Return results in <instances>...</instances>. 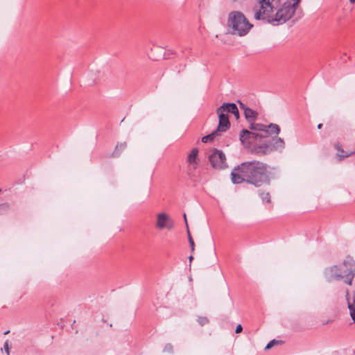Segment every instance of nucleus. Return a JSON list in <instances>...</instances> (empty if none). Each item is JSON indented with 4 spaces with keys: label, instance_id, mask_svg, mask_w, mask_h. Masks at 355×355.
I'll use <instances>...</instances> for the list:
<instances>
[{
    "label": "nucleus",
    "instance_id": "c85d7f7f",
    "mask_svg": "<svg viewBox=\"0 0 355 355\" xmlns=\"http://www.w3.org/2000/svg\"><path fill=\"white\" fill-rule=\"evenodd\" d=\"M185 67H186L185 64L180 65L179 67H176L178 73H180L182 71H183Z\"/></svg>",
    "mask_w": 355,
    "mask_h": 355
},
{
    "label": "nucleus",
    "instance_id": "6e6552de",
    "mask_svg": "<svg viewBox=\"0 0 355 355\" xmlns=\"http://www.w3.org/2000/svg\"><path fill=\"white\" fill-rule=\"evenodd\" d=\"M239 104L240 108L243 110L245 118L246 120L249 122H254L257 119L258 116L257 112L253 110L252 109L246 106L243 103H242L241 101H237Z\"/></svg>",
    "mask_w": 355,
    "mask_h": 355
},
{
    "label": "nucleus",
    "instance_id": "1a4fd4ad",
    "mask_svg": "<svg viewBox=\"0 0 355 355\" xmlns=\"http://www.w3.org/2000/svg\"><path fill=\"white\" fill-rule=\"evenodd\" d=\"M268 141L270 144L272 151L278 150L282 152L285 148V142L284 139L277 137V135L268 138Z\"/></svg>",
    "mask_w": 355,
    "mask_h": 355
},
{
    "label": "nucleus",
    "instance_id": "2eb2a0df",
    "mask_svg": "<svg viewBox=\"0 0 355 355\" xmlns=\"http://www.w3.org/2000/svg\"><path fill=\"white\" fill-rule=\"evenodd\" d=\"M335 148L339 152L337 154V156L339 157V159L341 160L345 157H348L349 156L353 155L355 152H350V153H345L343 150L342 146L339 143H336L334 144Z\"/></svg>",
    "mask_w": 355,
    "mask_h": 355
},
{
    "label": "nucleus",
    "instance_id": "423d86ee",
    "mask_svg": "<svg viewBox=\"0 0 355 355\" xmlns=\"http://www.w3.org/2000/svg\"><path fill=\"white\" fill-rule=\"evenodd\" d=\"M216 113L218 115V125L217 131L225 132L230 127V122L229 121L228 114L220 109V106L216 109Z\"/></svg>",
    "mask_w": 355,
    "mask_h": 355
},
{
    "label": "nucleus",
    "instance_id": "cd10ccee",
    "mask_svg": "<svg viewBox=\"0 0 355 355\" xmlns=\"http://www.w3.org/2000/svg\"><path fill=\"white\" fill-rule=\"evenodd\" d=\"M243 330V327L241 324H238L236 327V329H235V333L236 334H239V333H241Z\"/></svg>",
    "mask_w": 355,
    "mask_h": 355
},
{
    "label": "nucleus",
    "instance_id": "aec40b11",
    "mask_svg": "<svg viewBox=\"0 0 355 355\" xmlns=\"http://www.w3.org/2000/svg\"><path fill=\"white\" fill-rule=\"evenodd\" d=\"M218 131L217 130L212 132L211 134L206 135L202 138V141L203 143H207L208 141H213L216 136L218 135Z\"/></svg>",
    "mask_w": 355,
    "mask_h": 355
},
{
    "label": "nucleus",
    "instance_id": "bb28decb",
    "mask_svg": "<svg viewBox=\"0 0 355 355\" xmlns=\"http://www.w3.org/2000/svg\"><path fill=\"white\" fill-rule=\"evenodd\" d=\"M4 349L8 355H10L9 345L8 341H6L3 345Z\"/></svg>",
    "mask_w": 355,
    "mask_h": 355
},
{
    "label": "nucleus",
    "instance_id": "20e7f679",
    "mask_svg": "<svg viewBox=\"0 0 355 355\" xmlns=\"http://www.w3.org/2000/svg\"><path fill=\"white\" fill-rule=\"evenodd\" d=\"M227 26L232 29V33L239 36L245 35L252 27L244 15L239 11L230 12Z\"/></svg>",
    "mask_w": 355,
    "mask_h": 355
},
{
    "label": "nucleus",
    "instance_id": "72a5a7b5",
    "mask_svg": "<svg viewBox=\"0 0 355 355\" xmlns=\"http://www.w3.org/2000/svg\"><path fill=\"white\" fill-rule=\"evenodd\" d=\"M350 3H355V0H349Z\"/></svg>",
    "mask_w": 355,
    "mask_h": 355
},
{
    "label": "nucleus",
    "instance_id": "4be33fe9",
    "mask_svg": "<svg viewBox=\"0 0 355 355\" xmlns=\"http://www.w3.org/2000/svg\"><path fill=\"white\" fill-rule=\"evenodd\" d=\"M10 205L7 202L0 204V215L4 214L8 211Z\"/></svg>",
    "mask_w": 355,
    "mask_h": 355
},
{
    "label": "nucleus",
    "instance_id": "393cba45",
    "mask_svg": "<svg viewBox=\"0 0 355 355\" xmlns=\"http://www.w3.org/2000/svg\"><path fill=\"white\" fill-rule=\"evenodd\" d=\"M281 340H277L275 339L272 340L270 341L266 346L265 349H270L275 344H277L281 343Z\"/></svg>",
    "mask_w": 355,
    "mask_h": 355
},
{
    "label": "nucleus",
    "instance_id": "ddd939ff",
    "mask_svg": "<svg viewBox=\"0 0 355 355\" xmlns=\"http://www.w3.org/2000/svg\"><path fill=\"white\" fill-rule=\"evenodd\" d=\"M266 130L264 131V135L262 134L263 136H264L263 138L268 139L269 137H268V134H274L275 135H278L280 132L279 126L275 123H270V125H266Z\"/></svg>",
    "mask_w": 355,
    "mask_h": 355
},
{
    "label": "nucleus",
    "instance_id": "a211bd4d",
    "mask_svg": "<svg viewBox=\"0 0 355 355\" xmlns=\"http://www.w3.org/2000/svg\"><path fill=\"white\" fill-rule=\"evenodd\" d=\"M250 123V130L261 132H263L262 134L264 135V131H265V130H266V125L261 124V123H255L254 121L251 122Z\"/></svg>",
    "mask_w": 355,
    "mask_h": 355
},
{
    "label": "nucleus",
    "instance_id": "6ab92c4d",
    "mask_svg": "<svg viewBox=\"0 0 355 355\" xmlns=\"http://www.w3.org/2000/svg\"><path fill=\"white\" fill-rule=\"evenodd\" d=\"M347 300L350 317L352 318L353 322H355V301L354 300L352 303L349 302L348 298Z\"/></svg>",
    "mask_w": 355,
    "mask_h": 355
},
{
    "label": "nucleus",
    "instance_id": "39448f33",
    "mask_svg": "<svg viewBox=\"0 0 355 355\" xmlns=\"http://www.w3.org/2000/svg\"><path fill=\"white\" fill-rule=\"evenodd\" d=\"M209 161L215 169L222 170L227 167L225 155L220 150L214 149L209 156Z\"/></svg>",
    "mask_w": 355,
    "mask_h": 355
},
{
    "label": "nucleus",
    "instance_id": "4468645a",
    "mask_svg": "<svg viewBox=\"0 0 355 355\" xmlns=\"http://www.w3.org/2000/svg\"><path fill=\"white\" fill-rule=\"evenodd\" d=\"M197 166L198 164H188L187 174L193 181H196L198 178V174L196 171Z\"/></svg>",
    "mask_w": 355,
    "mask_h": 355
},
{
    "label": "nucleus",
    "instance_id": "a878e982",
    "mask_svg": "<svg viewBox=\"0 0 355 355\" xmlns=\"http://www.w3.org/2000/svg\"><path fill=\"white\" fill-rule=\"evenodd\" d=\"M163 351L164 352L173 353V345L171 343H167L164 346Z\"/></svg>",
    "mask_w": 355,
    "mask_h": 355
},
{
    "label": "nucleus",
    "instance_id": "f03ea898",
    "mask_svg": "<svg viewBox=\"0 0 355 355\" xmlns=\"http://www.w3.org/2000/svg\"><path fill=\"white\" fill-rule=\"evenodd\" d=\"M300 0H286L279 6V0H260V8L255 10L254 19L266 20L273 26L282 25L295 14Z\"/></svg>",
    "mask_w": 355,
    "mask_h": 355
},
{
    "label": "nucleus",
    "instance_id": "f8f14e48",
    "mask_svg": "<svg viewBox=\"0 0 355 355\" xmlns=\"http://www.w3.org/2000/svg\"><path fill=\"white\" fill-rule=\"evenodd\" d=\"M239 137L241 141L244 143L248 138L257 139L259 137H263L264 136H263L262 134L252 132L248 130L243 129L240 132Z\"/></svg>",
    "mask_w": 355,
    "mask_h": 355
},
{
    "label": "nucleus",
    "instance_id": "f3484780",
    "mask_svg": "<svg viewBox=\"0 0 355 355\" xmlns=\"http://www.w3.org/2000/svg\"><path fill=\"white\" fill-rule=\"evenodd\" d=\"M198 154V148H193L187 157L188 164H198V162H197Z\"/></svg>",
    "mask_w": 355,
    "mask_h": 355
},
{
    "label": "nucleus",
    "instance_id": "2f4dec72",
    "mask_svg": "<svg viewBox=\"0 0 355 355\" xmlns=\"http://www.w3.org/2000/svg\"><path fill=\"white\" fill-rule=\"evenodd\" d=\"M322 123H319V124L318 125V129H321V128H322Z\"/></svg>",
    "mask_w": 355,
    "mask_h": 355
},
{
    "label": "nucleus",
    "instance_id": "5701e85b",
    "mask_svg": "<svg viewBox=\"0 0 355 355\" xmlns=\"http://www.w3.org/2000/svg\"><path fill=\"white\" fill-rule=\"evenodd\" d=\"M198 322L200 325L203 326L209 322V319L207 317L200 316L198 318Z\"/></svg>",
    "mask_w": 355,
    "mask_h": 355
},
{
    "label": "nucleus",
    "instance_id": "7c9ffc66",
    "mask_svg": "<svg viewBox=\"0 0 355 355\" xmlns=\"http://www.w3.org/2000/svg\"><path fill=\"white\" fill-rule=\"evenodd\" d=\"M185 51L190 52L191 51V49L186 47V48H184V50H182V53H184Z\"/></svg>",
    "mask_w": 355,
    "mask_h": 355
},
{
    "label": "nucleus",
    "instance_id": "c756f323",
    "mask_svg": "<svg viewBox=\"0 0 355 355\" xmlns=\"http://www.w3.org/2000/svg\"><path fill=\"white\" fill-rule=\"evenodd\" d=\"M189 245H190L191 252H193L195 250V243H194V241H191L189 243Z\"/></svg>",
    "mask_w": 355,
    "mask_h": 355
},
{
    "label": "nucleus",
    "instance_id": "b1692460",
    "mask_svg": "<svg viewBox=\"0 0 355 355\" xmlns=\"http://www.w3.org/2000/svg\"><path fill=\"white\" fill-rule=\"evenodd\" d=\"M183 216H184V221H185V223H186V225H187V234H188L189 242L190 243L191 241H193V238H192V236H191V235L190 234V231L189 230L186 214H184Z\"/></svg>",
    "mask_w": 355,
    "mask_h": 355
},
{
    "label": "nucleus",
    "instance_id": "9d476101",
    "mask_svg": "<svg viewBox=\"0 0 355 355\" xmlns=\"http://www.w3.org/2000/svg\"><path fill=\"white\" fill-rule=\"evenodd\" d=\"M220 109L223 110L227 114L231 113L234 115L236 119L239 118V112L236 105L234 103H224L220 105Z\"/></svg>",
    "mask_w": 355,
    "mask_h": 355
},
{
    "label": "nucleus",
    "instance_id": "0eeeda50",
    "mask_svg": "<svg viewBox=\"0 0 355 355\" xmlns=\"http://www.w3.org/2000/svg\"><path fill=\"white\" fill-rule=\"evenodd\" d=\"M156 227L159 230L166 228L172 230L173 227V221L165 213H159L157 215Z\"/></svg>",
    "mask_w": 355,
    "mask_h": 355
},
{
    "label": "nucleus",
    "instance_id": "dca6fc26",
    "mask_svg": "<svg viewBox=\"0 0 355 355\" xmlns=\"http://www.w3.org/2000/svg\"><path fill=\"white\" fill-rule=\"evenodd\" d=\"M127 147V143L125 141L123 143H118L114 148V150L112 153V157H118L121 153Z\"/></svg>",
    "mask_w": 355,
    "mask_h": 355
},
{
    "label": "nucleus",
    "instance_id": "473e14b6",
    "mask_svg": "<svg viewBox=\"0 0 355 355\" xmlns=\"http://www.w3.org/2000/svg\"><path fill=\"white\" fill-rule=\"evenodd\" d=\"M193 257L192 255H191L189 257V261L191 262L192 260H193Z\"/></svg>",
    "mask_w": 355,
    "mask_h": 355
},
{
    "label": "nucleus",
    "instance_id": "f704fd0d",
    "mask_svg": "<svg viewBox=\"0 0 355 355\" xmlns=\"http://www.w3.org/2000/svg\"><path fill=\"white\" fill-rule=\"evenodd\" d=\"M8 333H9V331H6L4 333V334H8Z\"/></svg>",
    "mask_w": 355,
    "mask_h": 355
},
{
    "label": "nucleus",
    "instance_id": "412c9836",
    "mask_svg": "<svg viewBox=\"0 0 355 355\" xmlns=\"http://www.w3.org/2000/svg\"><path fill=\"white\" fill-rule=\"evenodd\" d=\"M259 196L263 203H270V195L269 192H261Z\"/></svg>",
    "mask_w": 355,
    "mask_h": 355
},
{
    "label": "nucleus",
    "instance_id": "7ed1b4c3",
    "mask_svg": "<svg viewBox=\"0 0 355 355\" xmlns=\"http://www.w3.org/2000/svg\"><path fill=\"white\" fill-rule=\"evenodd\" d=\"M343 265L346 268V270L341 272L340 268L337 265H334L327 269L329 272V281L332 279H343L347 284L351 286L353 279L355 276V261L354 259L347 256L343 261Z\"/></svg>",
    "mask_w": 355,
    "mask_h": 355
},
{
    "label": "nucleus",
    "instance_id": "f257e3e1",
    "mask_svg": "<svg viewBox=\"0 0 355 355\" xmlns=\"http://www.w3.org/2000/svg\"><path fill=\"white\" fill-rule=\"evenodd\" d=\"M270 167L266 163L252 160L244 162L235 166L231 172V181L234 184L243 182L260 187L270 184Z\"/></svg>",
    "mask_w": 355,
    "mask_h": 355
},
{
    "label": "nucleus",
    "instance_id": "9b49d317",
    "mask_svg": "<svg viewBox=\"0 0 355 355\" xmlns=\"http://www.w3.org/2000/svg\"><path fill=\"white\" fill-rule=\"evenodd\" d=\"M253 151L258 155H266L272 152L268 139L264 144L254 146Z\"/></svg>",
    "mask_w": 355,
    "mask_h": 355
}]
</instances>
